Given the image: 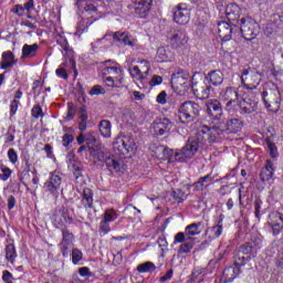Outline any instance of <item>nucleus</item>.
Wrapping results in <instances>:
<instances>
[{
	"mask_svg": "<svg viewBox=\"0 0 283 283\" xmlns=\"http://www.w3.org/2000/svg\"><path fill=\"white\" fill-rule=\"evenodd\" d=\"M198 149H200L198 140H196L195 138H189L185 147H182L180 150L174 151L169 148H164L163 159L168 160V163H185L187 158L195 157L198 153Z\"/></svg>",
	"mask_w": 283,
	"mask_h": 283,
	"instance_id": "1",
	"label": "nucleus"
},
{
	"mask_svg": "<svg viewBox=\"0 0 283 283\" xmlns=\"http://www.w3.org/2000/svg\"><path fill=\"white\" fill-rule=\"evenodd\" d=\"M220 134L218 123L212 127L207 126V124H201L197 128V138L195 139L197 140L198 145H207V143L211 145L218 140V136H220Z\"/></svg>",
	"mask_w": 283,
	"mask_h": 283,
	"instance_id": "2",
	"label": "nucleus"
},
{
	"mask_svg": "<svg viewBox=\"0 0 283 283\" xmlns=\"http://www.w3.org/2000/svg\"><path fill=\"white\" fill-rule=\"evenodd\" d=\"M200 104L193 101L184 102L178 109L179 119L181 123H192V120H196L200 116Z\"/></svg>",
	"mask_w": 283,
	"mask_h": 283,
	"instance_id": "3",
	"label": "nucleus"
},
{
	"mask_svg": "<svg viewBox=\"0 0 283 283\" xmlns=\"http://www.w3.org/2000/svg\"><path fill=\"white\" fill-rule=\"evenodd\" d=\"M238 107L241 114H253L258 109V95L253 91H248L241 95Z\"/></svg>",
	"mask_w": 283,
	"mask_h": 283,
	"instance_id": "4",
	"label": "nucleus"
},
{
	"mask_svg": "<svg viewBox=\"0 0 283 283\" xmlns=\"http://www.w3.org/2000/svg\"><path fill=\"white\" fill-rule=\"evenodd\" d=\"M113 148L114 151H118L122 156H127V154H134L136 151V142L130 136H118L113 143Z\"/></svg>",
	"mask_w": 283,
	"mask_h": 283,
	"instance_id": "5",
	"label": "nucleus"
},
{
	"mask_svg": "<svg viewBox=\"0 0 283 283\" xmlns=\"http://www.w3.org/2000/svg\"><path fill=\"white\" fill-rule=\"evenodd\" d=\"M241 97L242 95L233 87H227L220 92V98L226 103L227 112H235Z\"/></svg>",
	"mask_w": 283,
	"mask_h": 283,
	"instance_id": "6",
	"label": "nucleus"
},
{
	"mask_svg": "<svg viewBox=\"0 0 283 283\" xmlns=\"http://www.w3.org/2000/svg\"><path fill=\"white\" fill-rule=\"evenodd\" d=\"M261 81L262 74L251 67L243 69L241 72V82L244 84V87H247L248 92H253V90L260 85Z\"/></svg>",
	"mask_w": 283,
	"mask_h": 283,
	"instance_id": "7",
	"label": "nucleus"
},
{
	"mask_svg": "<svg viewBox=\"0 0 283 283\" xmlns=\"http://www.w3.org/2000/svg\"><path fill=\"white\" fill-rule=\"evenodd\" d=\"M128 72L135 81L139 83H147L149 72H151V64L147 60H142L139 66L135 65L128 69Z\"/></svg>",
	"mask_w": 283,
	"mask_h": 283,
	"instance_id": "8",
	"label": "nucleus"
},
{
	"mask_svg": "<svg viewBox=\"0 0 283 283\" xmlns=\"http://www.w3.org/2000/svg\"><path fill=\"white\" fill-rule=\"evenodd\" d=\"M241 34L245 41H253L260 34V24L253 18L241 19Z\"/></svg>",
	"mask_w": 283,
	"mask_h": 283,
	"instance_id": "9",
	"label": "nucleus"
},
{
	"mask_svg": "<svg viewBox=\"0 0 283 283\" xmlns=\"http://www.w3.org/2000/svg\"><path fill=\"white\" fill-rule=\"evenodd\" d=\"M262 97L263 103L269 112H273L274 114L280 112V91H277V88H270L264 91Z\"/></svg>",
	"mask_w": 283,
	"mask_h": 283,
	"instance_id": "10",
	"label": "nucleus"
},
{
	"mask_svg": "<svg viewBox=\"0 0 283 283\" xmlns=\"http://www.w3.org/2000/svg\"><path fill=\"white\" fill-rule=\"evenodd\" d=\"M105 66L102 70L103 76H113L117 83H125V73L120 67V64L111 60L104 62Z\"/></svg>",
	"mask_w": 283,
	"mask_h": 283,
	"instance_id": "11",
	"label": "nucleus"
},
{
	"mask_svg": "<svg viewBox=\"0 0 283 283\" xmlns=\"http://www.w3.org/2000/svg\"><path fill=\"white\" fill-rule=\"evenodd\" d=\"M61 231H62V240L59 243V249L63 258H67V255H70V249L74 247V242L76 238L74 237V233H72V231L67 229V227H63Z\"/></svg>",
	"mask_w": 283,
	"mask_h": 283,
	"instance_id": "12",
	"label": "nucleus"
},
{
	"mask_svg": "<svg viewBox=\"0 0 283 283\" xmlns=\"http://www.w3.org/2000/svg\"><path fill=\"white\" fill-rule=\"evenodd\" d=\"M174 244H180L179 253H191L196 244V238L185 237V232H178L174 238Z\"/></svg>",
	"mask_w": 283,
	"mask_h": 283,
	"instance_id": "13",
	"label": "nucleus"
},
{
	"mask_svg": "<svg viewBox=\"0 0 283 283\" xmlns=\"http://www.w3.org/2000/svg\"><path fill=\"white\" fill-rule=\"evenodd\" d=\"M219 133L227 132L228 134H238L242 130V122L238 118H230L224 123V119L217 122Z\"/></svg>",
	"mask_w": 283,
	"mask_h": 283,
	"instance_id": "14",
	"label": "nucleus"
},
{
	"mask_svg": "<svg viewBox=\"0 0 283 283\" xmlns=\"http://www.w3.org/2000/svg\"><path fill=\"white\" fill-rule=\"evenodd\" d=\"M174 12V21L178 23V25H187L189 20L191 19V11L187 8V4H178L172 9Z\"/></svg>",
	"mask_w": 283,
	"mask_h": 283,
	"instance_id": "15",
	"label": "nucleus"
},
{
	"mask_svg": "<svg viewBox=\"0 0 283 283\" xmlns=\"http://www.w3.org/2000/svg\"><path fill=\"white\" fill-rule=\"evenodd\" d=\"M132 3L135 14L140 19H146L149 12H151L154 0H133Z\"/></svg>",
	"mask_w": 283,
	"mask_h": 283,
	"instance_id": "16",
	"label": "nucleus"
},
{
	"mask_svg": "<svg viewBox=\"0 0 283 283\" xmlns=\"http://www.w3.org/2000/svg\"><path fill=\"white\" fill-rule=\"evenodd\" d=\"M206 112L210 118H216L219 123V120H222V104L218 99H208L206 102Z\"/></svg>",
	"mask_w": 283,
	"mask_h": 283,
	"instance_id": "17",
	"label": "nucleus"
},
{
	"mask_svg": "<svg viewBox=\"0 0 283 283\" xmlns=\"http://www.w3.org/2000/svg\"><path fill=\"white\" fill-rule=\"evenodd\" d=\"M169 43L171 48H175L176 50H178L179 48H185V45L189 43V36H187V31H175L169 38Z\"/></svg>",
	"mask_w": 283,
	"mask_h": 283,
	"instance_id": "18",
	"label": "nucleus"
},
{
	"mask_svg": "<svg viewBox=\"0 0 283 283\" xmlns=\"http://www.w3.org/2000/svg\"><path fill=\"white\" fill-rule=\"evenodd\" d=\"M171 127H174V123L167 117L156 119L153 124V128L157 136H165L166 134H169L171 132Z\"/></svg>",
	"mask_w": 283,
	"mask_h": 283,
	"instance_id": "19",
	"label": "nucleus"
},
{
	"mask_svg": "<svg viewBox=\"0 0 283 283\" xmlns=\"http://www.w3.org/2000/svg\"><path fill=\"white\" fill-rule=\"evenodd\" d=\"M61 182L63 179L56 172H51L49 180L45 181L44 187L46 191L53 196H59V189H61Z\"/></svg>",
	"mask_w": 283,
	"mask_h": 283,
	"instance_id": "20",
	"label": "nucleus"
},
{
	"mask_svg": "<svg viewBox=\"0 0 283 283\" xmlns=\"http://www.w3.org/2000/svg\"><path fill=\"white\" fill-rule=\"evenodd\" d=\"M57 45L62 48V54L65 59H69L71 63L74 65V50L71 49L70 43L67 42V38L63 34H57L55 36Z\"/></svg>",
	"mask_w": 283,
	"mask_h": 283,
	"instance_id": "21",
	"label": "nucleus"
},
{
	"mask_svg": "<svg viewBox=\"0 0 283 283\" xmlns=\"http://www.w3.org/2000/svg\"><path fill=\"white\" fill-rule=\"evenodd\" d=\"M77 209H94V193L92 189L85 188L82 193V199L76 200Z\"/></svg>",
	"mask_w": 283,
	"mask_h": 283,
	"instance_id": "22",
	"label": "nucleus"
},
{
	"mask_svg": "<svg viewBox=\"0 0 283 283\" xmlns=\"http://www.w3.org/2000/svg\"><path fill=\"white\" fill-rule=\"evenodd\" d=\"M19 63V60L14 56L12 51H4L1 55L0 60V69L1 70H10V67H14Z\"/></svg>",
	"mask_w": 283,
	"mask_h": 283,
	"instance_id": "23",
	"label": "nucleus"
},
{
	"mask_svg": "<svg viewBox=\"0 0 283 283\" xmlns=\"http://www.w3.org/2000/svg\"><path fill=\"white\" fill-rule=\"evenodd\" d=\"M113 39L114 41H118L119 43H124V45H129L130 48H136V45H138V40L129 35L127 32L117 31L113 33Z\"/></svg>",
	"mask_w": 283,
	"mask_h": 283,
	"instance_id": "24",
	"label": "nucleus"
},
{
	"mask_svg": "<svg viewBox=\"0 0 283 283\" xmlns=\"http://www.w3.org/2000/svg\"><path fill=\"white\" fill-rule=\"evenodd\" d=\"M240 273H242V265L238 262L234 263V265L226 269L223 271V277H224V282L226 283H231L233 282V280H235L238 277V275H240Z\"/></svg>",
	"mask_w": 283,
	"mask_h": 283,
	"instance_id": "25",
	"label": "nucleus"
},
{
	"mask_svg": "<svg viewBox=\"0 0 283 283\" xmlns=\"http://www.w3.org/2000/svg\"><path fill=\"white\" fill-rule=\"evenodd\" d=\"M187 81H189V73L184 70H179L171 76L172 87H182V85H187Z\"/></svg>",
	"mask_w": 283,
	"mask_h": 283,
	"instance_id": "26",
	"label": "nucleus"
},
{
	"mask_svg": "<svg viewBox=\"0 0 283 283\" xmlns=\"http://www.w3.org/2000/svg\"><path fill=\"white\" fill-rule=\"evenodd\" d=\"M242 10L238 4H229L226 9V17L230 23H238Z\"/></svg>",
	"mask_w": 283,
	"mask_h": 283,
	"instance_id": "27",
	"label": "nucleus"
},
{
	"mask_svg": "<svg viewBox=\"0 0 283 283\" xmlns=\"http://www.w3.org/2000/svg\"><path fill=\"white\" fill-rule=\"evenodd\" d=\"M104 163L111 174H118L123 169V164L114 155H108Z\"/></svg>",
	"mask_w": 283,
	"mask_h": 283,
	"instance_id": "28",
	"label": "nucleus"
},
{
	"mask_svg": "<svg viewBox=\"0 0 283 283\" xmlns=\"http://www.w3.org/2000/svg\"><path fill=\"white\" fill-rule=\"evenodd\" d=\"M202 231H205V223L199 221L197 223L188 224L184 234L186 238H193V235H200Z\"/></svg>",
	"mask_w": 283,
	"mask_h": 283,
	"instance_id": "29",
	"label": "nucleus"
},
{
	"mask_svg": "<svg viewBox=\"0 0 283 283\" xmlns=\"http://www.w3.org/2000/svg\"><path fill=\"white\" fill-rule=\"evenodd\" d=\"M271 159L265 161V166L261 169L260 178L262 182H269L275 174V168L273 167Z\"/></svg>",
	"mask_w": 283,
	"mask_h": 283,
	"instance_id": "30",
	"label": "nucleus"
},
{
	"mask_svg": "<svg viewBox=\"0 0 283 283\" xmlns=\"http://www.w3.org/2000/svg\"><path fill=\"white\" fill-rule=\"evenodd\" d=\"M88 151L91 156L94 158L95 163H105V158H108L109 155H106L101 148V144H96V146H90Z\"/></svg>",
	"mask_w": 283,
	"mask_h": 283,
	"instance_id": "31",
	"label": "nucleus"
},
{
	"mask_svg": "<svg viewBox=\"0 0 283 283\" xmlns=\"http://www.w3.org/2000/svg\"><path fill=\"white\" fill-rule=\"evenodd\" d=\"M218 32L220 39H222L223 41H229V39H231V35L233 34V27H231L229 22H219Z\"/></svg>",
	"mask_w": 283,
	"mask_h": 283,
	"instance_id": "32",
	"label": "nucleus"
},
{
	"mask_svg": "<svg viewBox=\"0 0 283 283\" xmlns=\"http://www.w3.org/2000/svg\"><path fill=\"white\" fill-rule=\"evenodd\" d=\"M213 182V177L211 175H206L205 177H201L198 179L197 182L192 185L195 191H205L207 187H211Z\"/></svg>",
	"mask_w": 283,
	"mask_h": 283,
	"instance_id": "33",
	"label": "nucleus"
},
{
	"mask_svg": "<svg viewBox=\"0 0 283 283\" xmlns=\"http://www.w3.org/2000/svg\"><path fill=\"white\" fill-rule=\"evenodd\" d=\"M19 254H17V247H14V243H9L4 248V258L9 264H12L14 266V262H17V258Z\"/></svg>",
	"mask_w": 283,
	"mask_h": 283,
	"instance_id": "34",
	"label": "nucleus"
},
{
	"mask_svg": "<svg viewBox=\"0 0 283 283\" xmlns=\"http://www.w3.org/2000/svg\"><path fill=\"white\" fill-rule=\"evenodd\" d=\"M269 224L272 227L273 230V234L274 235H279V233L282 231L283 229V219L282 216L280 214H272L270 217V221Z\"/></svg>",
	"mask_w": 283,
	"mask_h": 283,
	"instance_id": "35",
	"label": "nucleus"
},
{
	"mask_svg": "<svg viewBox=\"0 0 283 283\" xmlns=\"http://www.w3.org/2000/svg\"><path fill=\"white\" fill-rule=\"evenodd\" d=\"M36 52H39V44H24L22 46L21 59H34V56H36Z\"/></svg>",
	"mask_w": 283,
	"mask_h": 283,
	"instance_id": "36",
	"label": "nucleus"
},
{
	"mask_svg": "<svg viewBox=\"0 0 283 283\" xmlns=\"http://www.w3.org/2000/svg\"><path fill=\"white\" fill-rule=\"evenodd\" d=\"M155 59L157 63H167L171 60V51H169V48L160 46L157 49Z\"/></svg>",
	"mask_w": 283,
	"mask_h": 283,
	"instance_id": "37",
	"label": "nucleus"
},
{
	"mask_svg": "<svg viewBox=\"0 0 283 283\" xmlns=\"http://www.w3.org/2000/svg\"><path fill=\"white\" fill-rule=\"evenodd\" d=\"M87 118H88V115L85 106L80 107L78 120H77L80 132H85L87 129Z\"/></svg>",
	"mask_w": 283,
	"mask_h": 283,
	"instance_id": "38",
	"label": "nucleus"
},
{
	"mask_svg": "<svg viewBox=\"0 0 283 283\" xmlns=\"http://www.w3.org/2000/svg\"><path fill=\"white\" fill-rule=\"evenodd\" d=\"M94 0H77L76 6L80 12H96V6H94Z\"/></svg>",
	"mask_w": 283,
	"mask_h": 283,
	"instance_id": "39",
	"label": "nucleus"
},
{
	"mask_svg": "<svg viewBox=\"0 0 283 283\" xmlns=\"http://www.w3.org/2000/svg\"><path fill=\"white\" fill-rule=\"evenodd\" d=\"M209 81L212 85H222L224 81V74H222V71L216 70L208 73Z\"/></svg>",
	"mask_w": 283,
	"mask_h": 283,
	"instance_id": "40",
	"label": "nucleus"
},
{
	"mask_svg": "<svg viewBox=\"0 0 283 283\" xmlns=\"http://www.w3.org/2000/svg\"><path fill=\"white\" fill-rule=\"evenodd\" d=\"M98 127H99V134L104 138H112V122L107 119H103L99 122Z\"/></svg>",
	"mask_w": 283,
	"mask_h": 283,
	"instance_id": "41",
	"label": "nucleus"
},
{
	"mask_svg": "<svg viewBox=\"0 0 283 283\" xmlns=\"http://www.w3.org/2000/svg\"><path fill=\"white\" fill-rule=\"evenodd\" d=\"M240 253H243V255H252V258H255L258 255V248L253 247V243H244L240 247Z\"/></svg>",
	"mask_w": 283,
	"mask_h": 283,
	"instance_id": "42",
	"label": "nucleus"
},
{
	"mask_svg": "<svg viewBox=\"0 0 283 283\" xmlns=\"http://www.w3.org/2000/svg\"><path fill=\"white\" fill-rule=\"evenodd\" d=\"M137 271H138V273H154V271H156V264H154V262H151V261L140 263L137 266Z\"/></svg>",
	"mask_w": 283,
	"mask_h": 283,
	"instance_id": "43",
	"label": "nucleus"
},
{
	"mask_svg": "<svg viewBox=\"0 0 283 283\" xmlns=\"http://www.w3.org/2000/svg\"><path fill=\"white\" fill-rule=\"evenodd\" d=\"M84 135L86 138V145H87L88 149H90V147H96V145L101 144V142H98V139H96V133H94V130H88Z\"/></svg>",
	"mask_w": 283,
	"mask_h": 283,
	"instance_id": "44",
	"label": "nucleus"
},
{
	"mask_svg": "<svg viewBox=\"0 0 283 283\" xmlns=\"http://www.w3.org/2000/svg\"><path fill=\"white\" fill-rule=\"evenodd\" d=\"M222 220H224V214H220L219 221L211 228L212 238H219L222 235Z\"/></svg>",
	"mask_w": 283,
	"mask_h": 283,
	"instance_id": "45",
	"label": "nucleus"
},
{
	"mask_svg": "<svg viewBox=\"0 0 283 283\" xmlns=\"http://www.w3.org/2000/svg\"><path fill=\"white\" fill-rule=\"evenodd\" d=\"M265 144L270 151L271 158H277L280 156V153H277V146L275 145V143H273L271 139H266Z\"/></svg>",
	"mask_w": 283,
	"mask_h": 283,
	"instance_id": "46",
	"label": "nucleus"
},
{
	"mask_svg": "<svg viewBox=\"0 0 283 283\" xmlns=\"http://www.w3.org/2000/svg\"><path fill=\"white\" fill-rule=\"evenodd\" d=\"M118 218V212H116V210L114 209H108L104 212V221L106 222H114V220H117Z\"/></svg>",
	"mask_w": 283,
	"mask_h": 283,
	"instance_id": "47",
	"label": "nucleus"
},
{
	"mask_svg": "<svg viewBox=\"0 0 283 283\" xmlns=\"http://www.w3.org/2000/svg\"><path fill=\"white\" fill-rule=\"evenodd\" d=\"M104 83H107L108 87H120L123 85V82H116V77L114 76H106L103 77Z\"/></svg>",
	"mask_w": 283,
	"mask_h": 283,
	"instance_id": "48",
	"label": "nucleus"
},
{
	"mask_svg": "<svg viewBox=\"0 0 283 283\" xmlns=\"http://www.w3.org/2000/svg\"><path fill=\"white\" fill-rule=\"evenodd\" d=\"M71 256L73 264H78L83 260V252L75 248L72 250Z\"/></svg>",
	"mask_w": 283,
	"mask_h": 283,
	"instance_id": "49",
	"label": "nucleus"
},
{
	"mask_svg": "<svg viewBox=\"0 0 283 283\" xmlns=\"http://www.w3.org/2000/svg\"><path fill=\"white\" fill-rule=\"evenodd\" d=\"M31 116H33V118H43V116H45V114H43V108H41V105L36 104L32 107Z\"/></svg>",
	"mask_w": 283,
	"mask_h": 283,
	"instance_id": "50",
	"label": "nucleus"
},
{
	"mask_svg": "<svg viewBox=\"0 0 283 283\" xmlns=\"http://www.w3.org/2000/svg\"><path fill=\"white\" fill-rule=\"evenodd\" d=\"M87 21L82 20L77 24L76 32L74 33L75 36H81L83 32H87Z\"/></svg>",
	"mask_w": 283,
	"mask_h": 283,
	"instance_id": "51",
	"label": "nucleus"
},
{
	"mask_svg": "<svg viewBox=\"0 0 283 283\" xmlns=\"http://www.w3.org/2000/svg\"><path fill=\"white\" fill-rule=\"evenodd\" d=\"M74 143V135L72 134H64L62 136V145L63 147H70Z\"/></svg>",
	"mask_w": 283,
	"mask_h": 283,
	"instance_id": "52",
	"label": "nucleus"
},
{
	"mask_svg": "<svg viewBox=\"0 0 283 283\" xmlns=\"http://www.w3.org/2000/svg\"><path fill=\"white\" fill-rule=\"evenodd\" d=\"M8 158L10 163H12V165H17V163L19 161V155H17V150H14V148H10L8 150Z\"/></svg>",
	"mask_w": 283,
	"mask_h": 283,
	"instance_id": "53",
	"label": "nucleus"
},
{
	"mask_svg": "<svg viewBox=\"0 0 283 283\" xmlns=\"http://www.w3.org/2000/svg\"><path fill=\"white\" fill-rule=\"evenodd\" d=\"M88 94L91 96H98L101 94H105V88H103V86L101 85H95L91 88V91L88 92Z\"/></svg>",
	"mask_w": 283,
	"mask_h": 283,
	"instance_id": "54",
	"label": "nucleus"
},
{
	"mask_svg": "<svg viewBox=\"0 0 283 283\" xmlns=\"http://www.w3.org/2000/svg\"><path fill=\"white\" fill-rule=\"evenodd\" d=\"M172 198L174 200H176V202H182L187 196L185 195V192H182V190H175L172 191Z\"/></svg>",
	"mask_w": 283,
	"mask_h": 283,
	"instance_id": "55",
	"label": "nucleus"
},
{
	"mask_svg": "<svg viewBox=\"0 0 283 283\" xmlns=\"http://www.w3.org/2000/svg\"><path fill=\"white\" fill-rule=\"evenodd\" d=\"M99 231H102L104 235H107V233L112 231V229L109 228V222L103 219L99 223Z\"/></svg>",
	"mask_w": 283,
	"mask_h": 283,
	"instance_id": "56",
	"label": "nucleus"
},
{
	"mask_svg": "<svg viewBox=\"0 0 283 283\" xmlns=\"http://www.w3.org/2000/svg\"><path fill=\"white\" fill-rule=\"evenodd\" d=\"M252 247L256 249V252L260 251L262 249V237L256 235L252 238Z\"/></svg>",
	"mask_w": 283,
	"mask_h": 283,
	"instance_id": "57",
	"label": "nucleus"
},
{
	"mask_svg": "<svg viewBox=\"0 0 283 283\" xmlns=\"http://www.w3.org/2000/svg\"><path fill=\"white\" fill-rule=\"evenodd\" d=\"M2 175H0V179L6 181L10 176H12V170L8 167H2L1 168Z\"/></svg>",
	"mask_w": 283,
	"mask_h": 283,
	"instance_id": "58",
	"label": "nucleus"
},
{
	"mask_svg": "<svg viewBox=\"0 0 283 283\" xmlns=\"http://www.w3.org/2000/svg\"><path fill=\"white\" fill-rule=\"evenodd\" d=\"M148 83L150 87H156V85H160L163 83V76L154 75Z\"/></svg>",
	"mask_w": 283,
	"mask_h": 283,
	"instance_id": "59",
	"label": "nucleus"
},
{
	"mask_svg": "<svg viewBox=\"0 0 283 283\" xmlns=\"http://www.w3.org/2000/svg\"><path fill=\"white\" fill-rule=\"evenodd\" d=\"M157 103L165 105L167 103V92L163 91L157 95Z\"/></svg>",
	"mask_w": 283,
	"mask_h": 283,
	"instance_id": "60",
	"label": "nucleus"
},
{
	"mask_svg": "<svg viewBox=\"0 0 283 283\" xmlns=\"http://www.w3.org/2000/svg\"><path fill=\"white\" fill-rule=\"evenodd\" d=\"M55 74H56V76H59L60 78H64V81H67V78H69L67 71H65V69H62V67L57 69V70L55 71Z\"/></svg>",
	"mask_w": 283,
	"mask_h": 283,
	"instance_id": "61",
	"label": "nucleus"
},
{
	"mask_svg": "<svg viewBox=\"0 0 283 283\" xmlns=\"http://www.w3.org/2000/svg\"><path fill=\"white\" fill-rule=\"evenodd\" d=\"M20 102L19 99H13L10 105V112L14 116L17 114V111L19 109Z\"/></svg>",
	"mask_w": 283,
	"mask_h": 283,
	"instance_id": "62",
	"label": "nucleus"
},
{
	"mask_svg": "<svg viewBox=\"0 0 283 283\" xmlns=\"http://www.w3.org/2000/svg\"><path fill=\"white\" fill-rule=\"evenodd\" d=\"M13 12L18 14V17H23V14H25V9L23 6L17 4L13 9Z\"/></svg>",
	"mask_w": 283,
	"mask_h": 283,
	"instance_id": "63",
	"label": "nucleus"
},
{
	"mask_svg": "<svg viewBox=\"0 0 283 283\" xmlns=\"http://www.w3.org/2000/svg\"><path fill=\"white\" fill-rule=\"evenodd\" d=\"M274 23L277 25V28H283V14H274Z\"/></svg>",
	"mask_w": 283,
	"mask_h": 283,
	"instance_id": "64",
	"label": "nucleus"
}]
</instances>
